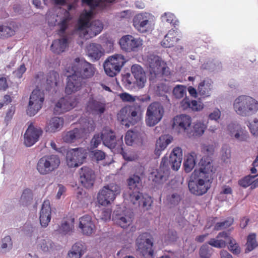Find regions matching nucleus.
<instances>
[{"mask_svg": "<svg viewBox=\"0 0 258 258\" xmlns=\"http://www.w3.org/2000/svg\"><path fill=\"white\" fill-rule=\"evenodd\" d=\"M197 158V154L191 152L185 156L183 166L186 173H189L196 165V160Z\"/></svg>", "mask_w": 258, "mask_h": 258, "instance_id": "36", "label": "nucleus"}, {"mask_svg": "<svg viewBox=\"0 0 258 258\" xmlns=\"http://www.w3.org/2000/svg\"><path fill=\"white\" fill-rule=\"evenodd\" d=\"M204 108V104L201 102L192 100L190 102V110L195 111H201Z\"/></svg>", "mask_w": 258, "mask_h": 258, "instance_id": "62", "label": "nucleus"}, {"mask_svg": "<svg viewBox=\"0 0 258 258\" xmlns=\"http://www.w3.org/2000/svg\"><path fill=\"white\" fill-rule=\"evenodd\" d=\"M245 245V253H248L252 251L258 246V242L256 241L255 233H250L247 236Z\"/></svg>", "mask_w": 258, "mask_h": 258, "instance_id": "43", "label": "nucleus"}, {"mask_svg": "<svg viewBox=\"0 0 258 258\" xmlns=\"http://www.w3.org/2000/svg\"><path fill=\"white\" fill-rule=\"evenodd\" d=\"M74 218L71 217L63 221L59 227V232L63 234H70L72 233L74 228Z\"/></svg>", "mask_w": 258, "mask_h": 258, "instance_id": "40", "label": "nucleus"}, {"mask_svg": "<svg viewBox=\"0 0 258 258\" xmlns=\"http://www.w3.org/2000/svg\"><path fill=\"white\" fill-rule=\"evenodd\" d=\"M125 62L124 56L121 54L110 56L104 61V71L108 76L114 77L120 72Z\"/></svg>", "mask_w": 258, "mask_h": 258, "instance_id": "9", "label": "nucleus"}, {"mask_svg": "<svg viewBox=\"0 0 258 258\" xmlns=\"http://www.w3.org/2000/svg\"><path fill=\"white\" fill-rule=\"evenodd\" d=\"M213 172L211 160L208 157L202 158L199 163V169L192 172L188 186L190 192L196 196H202L210 188L209 177Z\"/></svg>", "mask_w": 258, "mask_h": 258, "instance_id": "1", "label": "nucleus"}, {"mask_svg": "<svg viewBox=\"0 0 258 258\" xmlns=\"http://www.w3.org/2000/svg\"><path fill=\"white\" fill-rule=\"evenodd\" d=\"M181 200V196L177 193H173L171 195H169L167 197V201L168 204L171 206L177 205L180 202Z\"/></svg>", "mask_w": 258, "mask_h": 258, "instance_id": "50", "label": "nucleus"}, {"mask_svg": "<svg viewBox=\"0 0 258 258\" xmlns=\"http://www.w3.org/2000/svg\"><path fill=\"white\" fill-rule=\"evenodd\" d=\"M228 130L230 136L238 141L246 142L249 139L248 133L239 124L230 123L228 125Z\"/></svg>", "mask_w": 258, "mask_h": 258, "instance_id": "21", "label": "nucleus"}, {"mask_svg": "<svg viewBox=\"0 0 258 258\" xmlns=\"http://www.w3.org/2000/svg\"><path fill=\"white\" fill-rule=\"evenodd\" d=\"M129 188L128 191L129 200L133 205H138L146 210H148L151 206L152 200L151 197L147 195H143L139 191V186L141 184V179L138 175L134 174L127 179Z\"/></svg>", "mask_w": 258, "mask_h": 258, "instance_id": "3", "label": "nucleus"}, {"mask_svg": "<svg viewBox=\"0 0 258 258\" xmlns=\"http://www.w3.org/2000/svg\"><path fill=\"white\" fill-rule=\"evenodd\" d=\"M186 92V88L183 85H177L173 90V94L175 98L181 99L185 95Z\"/></svg>", "mask_w": 258, "mask_h": 258, "instance_id": "49", "label": "nucleus"}, {"mask_svg": "<svg viewBox=\"0 0 258 258\" xmlns=\"http://www.w3.org/2000/svg\"><path fill=\"white\" fill-rule=\"evenodd\" d=\"M94 10L91 9L89 11L85 10L80 15L78 21L77 30L83 34L86 39L97 35L103 28V25L100 20H94L89 23Z\"/></svg>", "mask_w": 258, "mask_h": 258, "instance_id": "4", "label": "nucleus"}, {"mask_svg": "<svg viewBox=\"0 0 258 258\" xmlns=\"http://www.w3.org/2000/svg\"><path fill=\"white\" fill-rule=\"evenodd\" d=\"M119 97L123 102H134L138 97L136 96H133L128 93H122L119 94Z\"/></svg>", "mask_w": 258, "mask_h": 258, "instance_id": "57", "label": "nucleus"}, {"mask_svg": "<svg viewBox=\"0 0 258 258\" xmlns=\"http://www.w3.org/2000/svg\"><path fill=\"white\" fill-rule=\"evenodd\" d=\"M33 199V194L31 189L26 188L24 190L21 197L20 201L23 204H27L29 202L31 201Z\"/></svg>", "mask_w": 258, "mask_h": 258, "instance_id": "54", "label": "nucleus"}, {"mask_svg": "<svg viewBox=\"0 0 258 258\" xmlns=\"http://www.w3.org/2000/svg\"><path fill=\"white\" fill-rule=\"evenodd\" d=\"M121 192L120 186L111 183L104 186L99 191L97 199L99 204L106 206L110 204Z\"/></svg>", "mask_w": 258, "mask_h": 258, "instance_id": "8", "label": "nucleus"}, {"mask_svg": "<svg viewBox=\"0 0 258 258\" xmlns=\"http://www.w3.org/2000/svg\"><path fill=\"white\" fill-rule=\"evenodd\" d=\"M101 141L103 142L102 132L100 135L99 134H95L90 141V149L92 150L97 148L101 144Z\"/></svg>", "mask_w": 258, "mask_h": 258, "instance_id": "52", "label": "nucleus"}, {"mask_svg": "<svg viewBox=\"0 0 258 258\" xmlns=\"http://www.w3.org/2000/svg\"><path fill=\"white\" fill-rule=\"evenodd\" d=\"M171 90V87L165 83H160L157 86L156 92L160 96H164Z\"/></svg>", "mask_w": 258, "mask_h": 258, "instance_id": "56", "label": "nucleus"}, {"mask_svg": "<svg viewBox=\"0 0 258 258\" xmlns=\"http://www.w3.org/2000/svg\"><path fill=\"white\" fill-rule=\"evenodd\" d=\"M59 79L58 74L54 71L50 72L47 76L46 84L48 86L46 89L49 90V87H55L57 85V82Z\"/></svg>", "mask_w": 258, "mask_h": 258, "instance_id": "46", "label": "nucleus"}, {"mask_svg": "<svg viewBox=\"0 0 258 258\" xmlns=\"http://www.w3.org/2000/svg\"><path fill=\"white\" fill-rule=\"evenodd\" d=\"M117 119L122 125L126 127L130 126L127 105L124 106L118 111L117 114Z\"/></svg>", "mask_w": 258, "mask_h": 258, "instance_id": "41", "label": "nucleus"}, {"mask_svg": "<svg viewBox=\"0 0 258 258\" xmlns=\"http://www.w3.org/2000/svg\"><path fill=\"white\" fill-rule=\"evenodd\" d=\"M96 176L94 171L88 167H83L80 171V179L82 184L87 188H91L94 183Z\"/></svg>", "mask_w": 258, "mask_h": 258, "instance_id": "22", "label": "nucleus"}, {"mask_svg": "<svg viewBox=\"0 0 258 258\" xmlns=\"http://www.w3.org/2000/svg\"><path fill=\"white\" fill-rule=\"evenodd\" d=\"M87 109L93 113L101 115L105 111L106 104L104 102L91 98L89 99L87 103Z\"/></svg>", "mask_w": 258, "mask_h": 258, "instance_id": "30", "label": "nucleus"}, {"mask_svg": "<svg viewBox=\"0 0 258 258\" xmlns=\"http://www.w3.org/2000/svg\"><path fill=\"white\" fill-rule=\"evenodd\" d=\"M103 145L109 149L115 148L116 139L115 133L108 126L104 127L102 131Z\"/></svg>", "mask_w": 258, "mask_h": 258, "instance_id": "26", "label": "nucleus"}, {"mask_svg": "<svg viewBox=\"0 0 258 258\" xmlns=\"http://www.w3.org/2000/svg\"><path fill=\"white\" fill-rule=\"evenodd\" d=\"M153 239L148 233L140 234L136 240L137 250L144 258H154V250L152 249Z\"/></svg>", "mask_w": 258, "mask_h": 258, "instance_id": "11", "label": "nucleus"}, {"mask_svg": "<svg viewBox=\"0 0 258 258\" xmlns=\"http://www.w3.org/2000/svg\"><path fill=\"white\" fill-rule=\"evenodd\" d=\"M217 238H223L227 241L228 243V249L234 254L237 255L240 253L241 249L239 244L236 242L235 239L229 236L226 232L223 231L219 233L217 236Z\"/></svg>", "mask_w": 258, "mask_h": 258, "instance_id": "29", "label": "nucleus"}, {"mask_svg": "<svg viewBox=\"0 0 258 258\" xmlns=\"http://www.w3.org/2000/svg\"><path fill=\"white\" fill-rule=\"evenodd\" d=\"M71 20V16L69 13L67 12V15H65L61 19V21L58 23V26L59 28L58 33L59 35L61 36L64 33L66 30L68 28L69 23Z\"/></svg>", "mask_w": 258, "mask_h": 258, "instance_id": "44", "label": "nucleus"}, {"mask_svg": "<svg viewBox=\"0 0 258 258\" xmlns=\"http://www.w3.org/2000/svg\"><path fill=\"white\" fill-rule=\"evenodd\" d=\"M43 131L40 127H35L31 122L24 135V144L28 147L32 146L42 135Z\"/></svg>", "mask_w": 258, "mask_h": 258, "instance_id": "17", "label": "nucleus"}, {"mask_svg": "<svg viewBox=\"0 0 258 258\" xmlns=\"http://www.w3.org/2000/svg\"><path fill=\"white\" fill-rule=\"evenodd\" d=\"M131 71L137 85L140 87H143L146 82V76L143 68L138 64H134L131 68Z\"/></svg>", "mask_w": 258, "mask_h": 258, "instance_id": "32", "label": "nucleus"}, {"mask_svg": "<svg viewBox=\"0 0 258 258\" xmlns=\"http://www.w3.org/2000/svg\"><path fill=\"white\" fill-rule=\"evenodd\" d=\"M60 164V160L58 155H45L38 160L36 169L40 175H48L55 171Z\"/></svg>", "mask_w": 258, "mask_h": 258, "instance_id": "7", "label": "nucleus"}, {"mask_svg": "<svg viewBox=\"0 0 258 258\" xmlns=\"http://www.w3.org/2000/svg\"><path fill=\"white\" fill-rule=\"evenodd\" d=\"M64 123L62 117H52L48 123L46 127V131L54 133L61 129Z\"/></svg>", "mask_w": 258, "mask_h": 258, "instance_id": "38", "label": "nucleus"}, {"mask_svg": "<svg viewBox=\"0 0 258 258\" xmlns=\"http://www.w3.org/2000/svg\"><path fill=\"white\" fill-rule=\"evenodd\" d=\"M191 118L186 114L176 115L173 118L172 127L178 133H187L190 127Z\"/></svg>", "mask_w": 258, "mask_h": 258, "instance_id": "19", "label": "nucleus"}, {"mask_svg": "<svg viewBox=\"0 0 258 258\" xmlns=\"http://www.w3.org/2000/svg\"><path fill=\"white\" fill-rule=\"evenodd\" d=\"M233 108L239 115L251 116L258 111V101L251 97L241 95L234 100Z\"/></svg>", "mask_w": 258, "mask_h": 258, "instance_id": "5", "label": "nucleus"}, {"mask_svg": "<svg viewBox=\"0 0 258 258\" xmlns=\"http://www.w3.org/2000/svg\"><path fill=\"white\" fill-rule=\"evenodd\" d=\"M69 39L67 37L56 39L53 41L50 46V50L54 53L59 54L66 51L69 47Z\"/></svg>", "mask_w": 258, "mask_h": 258, "instance_id": "28", "label": "nucleus"}, {"mask_svg": "<svg viewBox=\"0 0 258 258\" xmlns=\"http://www.w3.org/2000/svg\"><path fill=\"white\" fill-rule=\"evenodd\" d=\"M201 258H210L209 247L207 245H202L199 251Z\"/></svg>", "mask_w": 258, "mask_h": 258, "instance_id": "63", "label": "nucleus"}, {"mask_svg": "<svg viewBox=\"0 0 258 258\" xmlns=\"http://www.w3.org/2000/svg\"><path fill=\"white\" fill-rule=\"evenodd\" d=\"M44 98V91L37 88L35 89L30 96L27 114L30 116L35 115L42 107Z\"/></svg>", "mask_w": 258, "mask_h": 258, "instance_id": "12", "label": "nucleus"}, {"mask_svg": "<svg viewBox=\"0 0 258 258\" xmlns=\"http://www.w3.org/2000/svg\"><path fill=\"white\" fill-rule=\"evenodd\" d=\"M251 133L255 137H258V119L255 118L250 123L249 126Z\"/></svg>", "mask_w": 258, "mask_h": 258, "instance_id": "61", "label": "nucleus"}, {"mask_svg": "<svg viewBox=\"0 0 258 258\" xmlns=\"http://www.w3.org/2000/svg\"><path fill=\"white\" fill-rule=\"evenodd\" d=\"M182 150L181 148H174L171 152L169 159L164 156L160 163L159 169L151 174L150 177L155 184H160L165 181L170 174V169L177 171L181 166L182 160Z\"/></svg>", "mask_w": 258, "mask_h": 258, "instance_id": "2", "label": "nucleus"}, {"mask_svg": "<svg viewBox=\"0 0 258 258\" xmlns=\"http://www.w3.org/2000/svg\"><path fill=\"white\" fill-rule=\"evenodd\" d=\"M233 221L234 220L233 218L228 217L224 221L216 223L214 225V229L218 231L222 229L228 228L232 225Z\"/></svg>", "mask_w": 258, "mask_h": 258, "instance_id": "48", "label": "nucleus"}, {"mask_svg": "<svg viewBox=\"0 0 258 258\" xmlns=\"http://www.w3.org/2000/svg\"><path fill=\"white\" fill-rule=\"evenodd\" d=\"M173 138L168 135H165L161 136L156 142V145L160 148L161 149L164 150L167 146L171 142Z\"/></svg>", "mask_w": 258, "mask_h": 258, "instance_id": "47", "label": "nucleus"}, {"mask_svg": "<svg viewBox=\"0 0 258 258\" xmlns=\"http://www.w3.org/2000/svg\"><path fill=\"white\" fill-rule=\"evenodd\" d=\"M51 210L49 200H45L40 213V223L42 226L46 227L51 220Z\"/></svg>", "mask_w": 258, "mask_h": 258, "instance_id": "27", "label": "nucleus"}, {"mask_svg": "<svg viewBox=\"0 0 258 258\" xmlns=\"http://www.w3.org/2000/svg\"><path fill=\"white\" fill-rule=\"evenodd\" d=\"M133 23L135 29L141 33L149 32L152 29V23L149 13H142L136 15Z\"/></svg>", "mask_w": 258, "mask_h": 258, "instance_id": "15", "label": "nucleus"}, {"mask_svg": "<svg viewBox=\"0 0 258 258\" xmlns=\"http://www.w3.org/2000/svg\"><path fill=\"white\" fill-rule=\"evenodd\" d=\"M78 103V99L74 96H66L60 98L55 105L54 113L60 114L74 108Z\"/></svg>", "mask_w": 258, "mask_h": 258, "instance_id": "16", "label": "nucleus"}, {"mask_svg": "<svg viewBox=\"0 0 258 258\" xmlns=\"http://www.w3.org/2000/svg\"><path fill=\"white\" fill-rule=\"evenodd\" d=\"M67 71L69 73H74L83 80L91 78L95 74L96 68L86 60L77 57Z\"/></svg>", "mask_w": 258, "mask_h": 258, "instance_id": "6", "label": "nucleus"}, {"mask_svg": "<svg viewBox=\"0 0 258 258\" xmlns=\"http://www.w3.org/2000/svg\"><path fill=\"white\" fill-rule=\"evenodd\" d=\"M134 219L133 212L125 211L123 213L115 214L113 215V221L122 228H126L130 226Z\"/></svg>", "mask_w": 258, "mask_h": 258, "instance_id": "23", "label": "nucleus"}, {"mask_svg": "<svg viewBox=\"0 0 258 258\" xmlns=\"http://www.w3.org/2000/svg\"><path fill=\"white\" fill-rule=\"evenodd\" d=\"M92 158L97 162L102 161L105 158V153L101 150H94L91 151Z\"/></svg>", "mask_w": 258, "mask_h": 258, "instance_id": "55", "label": "nucleus"}, {"mask_svg": "<svg viewBox=\"0 0 258 258\" xmlns=\"http://www.w3.org/2000/svg\"><path fill=\"white\" fill-rule=\"evenodd\" d=\"M177 233L175 231L171 230L169 231L167 234H165L164 237L165 242L167 244L174 241L177 239Z\"/></svg>", "mask_w": 258, "mask_h": 258, "instance_id": "60", "label": "nucleus"}, {"mask_svg": "<svg viewBox=\"0 0 258 258\" xmlns=\"http://www.w3.org/2000/svg\"><path fill=\"white\" fill-rule=\"evenodd\" d=\"M16 31L15 24L11 23L10 26H0V37L4 38L14 35Z\"/></svg>", "mask_w": 258, "mask_h": 258, "instance_id": "42", "label": "nucleus"}, {"mask_svg": "<svg viewBox=\"0 0 258 258\" xmlns=\"http://www.w3.org/2000/svg\"><path fill=\"white\" fill-rule=\"evenodd\" d=\"M84 129L75 128L68 132L63 137V140L67 143H75L84 137Z\"/></svg>", "mask_w": 258, "mask_h": 258, "instance_id": "33", "label": "nucleus"}, {"mask_svg": "<svg viewBox=\"0 0 258 258\" xmlns=\"http://www.w3.org/2000/svg\"><path fill=\"white\" fill-rule=\"evenodd\" d=\"M148 60L151 74L156 76L159 75L169 76L171 75L170 69L160 57L154 55H151Z\"/></svg>", "mask_w": 258, "mask_h": 258, "instance_id": "13", "label": "nucleus"}, {"mask_svg": "<svg viewBox=\"0 0 258 258\" xmlns=\"http://www.w3.org/2000/svg\"><path fill=\"white\" fill-rule=\"evenodd\" d=\"M87 54L91 59L98 60L104 55V50L100 44L92 43L87 48Z\"/></svg>", "mask_w": 258, "mask_h": 258, "instance_id": "31", "label": "nucleus"}, {"mask_svg": "<svg viewBox=\"0 0 258 258\" xmlns=\"http://www.w3.org/2000/svg\"><path fill=\"white\" fill-rule=\"evenodd\" d=\"M177 33L174 30L171 29L168 31L161 42L162 46L170 48L174 46L179 39L177 38Z\"/></svg>", "mask_w": 258, "mask_h": 258, "instance_id": "35", "label": "nucleus"}, {"mask_svg": "<svg viewBox=\"0 0 258 258\" xmlns=\"http://www.w3.org/2000/svg\"><path fill=\"white\" fill-rule=\"evenodd\" d=\"M119 44L121 48L126 52L136 51L142 45V40L126 35L120 39Z\"/></svg>", "mask_w": 258, "mask_h": 258, "instance_id": "18", "label": "nucleus"}, {"mask_svg": "<svg viewBox=\"0 0 258 258\" xmlns=\"http://www.w3.org/2000/svg\"><path fill=\"white\" fill-rule=\"evenodd\" d=\"M79 228L84 235L90 236L95 232L96 226L90 216L86 215L79 219Z\"/></svg>", "mask_w": 258, "mask_h": 258, "instance_id": "25", "label": "nucleus"}, {"mask_svg": "<svg viewBox=\"0 0 258 258\" xmlns=\"http://www.w3.org/2000/svg\"><path fill=\"white\" fill-rule=\"evenodd\" d=\"M164 114V108L159 102H154L147 108L145 122L147 126L151 127L158 124L162 119Z\"/></svg>", "mask_w": 258, "mask_h": 258, "instance_id": "10", "label": "nucleus"}, {"mask_svg": "<svg viewBox=\"0 0 258 258\" xmlns=\"http://www.w3.org/2000/svg\"><path fill=\"white\" fill-rule=\"evenodd\" d=\"M115 0H82V6H88L91 10H95L98 8L100 10H104L107 7V3H113Z\"/></svg>", "mask_w": 258, "mask_h": 258, "instance_id": "34", "label": "nucleus"}, {"mask_svg": "<svg viewBox=\"0 0 258 258\" xmlns=\"http://www.w3.org/2000/svg\"><path fill=\"white\" fill-rule=\"evenodd\" d=\"M226 241L225 239H220L216 237V239L211 238L208 243L214 247L220 248L226 246Z\"/></svg>", "mask_w": 258, "mask_h": 258, "instance_id": "53", "label": "nucleus"}, {"mask_svg": "<svg viewBox=\"0 0 258 258\" xmlns=\"http://www.w3.org/2000/svg\"><path fill=\"white\" fill-rule=\"evenodd\" d=\"M136 135L134 132L131 130L128 131L126 133L124 138L126 144L129 146L132 145L136 138Z\"/></svg>", "mask_w": 258, "mask_h": 258, "instance_id": "59", "label": "nucleus"}, {"mask_svg": "<svg viewBox=\"0 0 258 258\" xmlns=\"http://www.w3.org/2000/svg\"><path fill=\"white\" fill-rule=\"evenodd\" d=\"M212 89V82L211 80H204L201 82L198 88V91L200 95L203 97L210 96Z\"/></svg>", "mask_w": 258, "mask_h": 258, "instance_id": "37", "label": "nucleus"}, {"mask_svg": "<svg viewBox=\"0 0 258 258\" xmlns=\"http://www.w3.org/2000/svg\"><path fill=\"white\" fill-rule=\"evenodd\" d=\"M205 126L204 123L200 122L196 123L194 125V134L196 136H201L204 133Z\"/></svg>", "mask_w": 258, "mask_h": 258, "instance_id": "58", "label": "nucleus"}, {"mask_svg": "<svg viewBox=\"0 0 258 258\" xmlns=\"http://www.w3.org/2000/svg\"><path fill=\"white\" fill-rule=\"evenodd\" d=\"M256 176V175H247L245 176L242 179L238 180V184L244 188H246L249 185L251 186L252 180Z\"/></svg>", "mask_w": 258, "mask_h": 258, "instance_id": "51", "label": "nucleus"}, {"mask_svg": "<svg viewBox=\"0 0 258 258\" xmlns=\"http://www.w3.org/2000/svg\"><path fill=\"white\" fill-rule=\"evenodd\" d=\"M38 246L44 252H50L54 247V243L49 239H41L38 241Z\"/></svg>", "mask_w": 258, "mask_h": 258, "instance_id": "45", "label": "nucleus"}, {"mask_svg": "<svg viewBox=\"0 0 258 258\" xmlns=\"http://www.w3.org/2000/svg\"><path fill=\"white\" fill-rule=\"evenodd\" d=\"M68 76L67 84L65 88V92L67 94H71L80 91L85 82L74 73Z\"/></svg>", "mask_w": 258, "mask_h": 258, "instance_id": "20", "label": "nucleus"}, {"mask_svg": "<svg viewBox=\"0 0 258 258\" xmlns=\"http://www.w3.org/2000/svg\"><path fill=\"white\" fill-rule=\"evenodd\" d=\"M86 250L85 246L81 242L75 243L68 252L69 256L75 258H80L84 253Z\"/></svg>", "mask_w": 258, "mask_h": 258, "instance_id": "39", "label": "nucleus"}, {"mask_svg": "<svg viewBox=\"0 0 258 258\" xmlns=\"http://www.w3.org/2000/svg\"><path fill=\"white\" fill-rule=\"evenodd\" d=\"M16 108L14 106L12 105L8 109L6 116L5 117V121L8 123L12 119L13 115L15 112Z\"/></svg>", "mask_w": 258, "mask_h": 258, "instance_id": "64", "label": "nucleus"}, {"mask_svg": "<svg viewBox=\"0 0 258 258\" xmlns=\"http://www.w3.org/2000/svg\"><path fill=\"white\" fill-rule=\"evenodd\" d=\"M130 126L140 121L142 118L143 109L140 104L137 103L127 105Z\"/></svg>", "mask_w": 258, "mask_h": 258, "instance_id": "24", "label": "nucleus"}, {"mask_svg": "<svg viewBox=\"0 0 258 258\" xmlns=\"http://www.w3.org/2000/svg\"><path fill=\"white\" fill-rule=\"evenodd\" d=\"M87 156L86 149L83 148L72 149L67 152L66 162L70 168H74L81 165Z\"/></svg>", "mask_w": 258, "mask_h": 258, "instance_id": "14", "label": "nucleus"}]
</instances>
